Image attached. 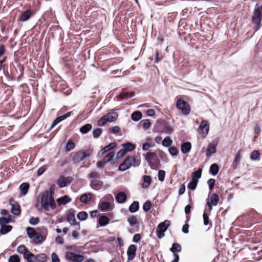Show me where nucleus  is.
<instances>
[{"label": "nucleus", "mask_w": 262, "mask_h": 262, "mask_svg": "<svg viewBox=\"0 0 262 262\" xmlns=\"http://www.w3.org/2000/svg\"><path fill=\"white\" fill-rule=\"evenodd\" d=\"M88 213L85 211H81L77 214V218L80 221H85L88 217Z\"/></svg>", "instance_id": "49530a36"}, {"label": "nucleus", "mask_w": 262, "mask_h": 262, "mask_svg": "<svg viewBox=\"0 0 262 262\" xmlns=\"http://www.w3.org/2000/svg\"><path fill=\"white\" fill-rule=\"evenodd\" d=\"M10 204L12 206V213L15 215H19L21 211L19 205L13 200H10Z\"/></svg>", "instance_id": "4468645a"}, {"label": "nucleus", "mask_w": 262, "mask_h": 262, "mask_svg": "<svg viewBox=\"0 0 262 262\" xmlns=\"http://www.w3.org/2000/svg\"><path fill=\"white\" fill-rule=\"evenodd\" d=\"M141 125L143 128L146 130L150 127L151 126V123L148 119H144L140 122Z\"/></svg>", "instance_id": "58836bf2"}, {"label": "nucleus", "mask_w": 262, "mask_h": 262, "mask_svg": "<svg viewBox=\"0 0 262 262\" xmlns=\"http://www.w3.org/2000/svg\"><path fill=\"white\" fill-rule=\"evenodd\" d=\"M31 239H32L36 244H41L45 240V237L42 235H40L38 233H37Z\"/></svg>", "instance_id": "c85d7f7f"}, {"label": "nucleus", "mask_w": 262, "mask_h": 262, "mask_svg": "<svg viewBox=\"0 0 262 262\" xmlns=\"http://www.w3.org/2000/svg\"><path fill=\"white\" fill-rule=\"evenodd\" d=\"M155 145L154 143L145 142L143 144L142 149L144 151L148 150L150 148L154 147Z\"/></svg>", "instance_id": "8fccbe9b"}, {"label": "nucleus", "mask_w": 262, "mask_h": 262, "mask_svg": "<svg viewBox=\"0 0 262 262\" xmlns=\"http://www.w3.org/2000/svg\"><path fill=\"white\" fill-rule=\"evenodd\" d=\"M47 256L45 253H40L35 255V262H46Z\"/></svg>", "instance_id": "bb28decb"}, {"label": "nucleus", "mask_w": 262, "mask_h": 262, "mask_svg": "<svg viewBox=\"0 0 262 262\" xmlns=\"http://www.w3.org/2000/svg\"><path fill=\"white\" fill-rule=\"evenodd\" d=\"M88 178L91 180L99 179L100 178V174L97 172H92L89 175Z\"/></svg>", "instance_id": "6e6d98bb"}, {"label": "nucleus", "mask_w": 262, "mask_h": 262, "mask_svg": "<svg viewBox=\"0 0 262 262\" xmlns=\"http://www.w3.org/2000/svg\"><path fill=\"white\" fill-rule=\"evenodd\" d=\"M259 152L258 150H253L250 154V159L252 160H256L259 157Z\"/></svg>", "instance_id": "864d4df0"}, {"label": "nucleus", "mask_w": 262, "mask_h": 262, "mask_svg": "<svg viewBox=\"0 0 262 262\" xmlns=\"http://www.w3.org/2000/svg\"><path fill=\"white\" fill-rule=\"evenodd\" d=\"M111 194H108L101 199L98 204L99 208L103 211H108L112 209L110 201L113 200Z\"/></svg>", "instance_id": "39448f33"}, {"label": "nucleus", "mask_w": 262, "mask_h": 262, "mask_svg": "<svg viewBox=\"0 0 262 262\" xmlns=\"http://www.w3.org/2000/svg\"><path fill=\"white\" fill-rule=\"evenodd\" d=\"M127 151L124 148H123L117 152V156L118 158H122L127 154Z\"/></svg>", "instance_id": "338daca9"}, {"label": "nucleus", "mask_w": 262, "mask_h": 262, "mask_svg": "<svg viewBox=\"0 0 262 262\" xmlns=\"http://www.w3.org/2000/svg\"><path fill=\"white\" fill-rule=\"evenodd\" d=\"M114 156H115V154L114 152H113V151L110 152L104 157V158L103 159V160L106 163H107L112 160V159L114 158Z\"/></svg>", "instance_id": "a18cd8bd"}, {"label": "nucleus", "mask_w": 262, "mask_h": 262, "mask_svg": "<svg viewBox=\"0 0 262 262\" xmlns=\"http://www.w3.org/2000/svg\"><path fill=\"white\" fill-rule=\"evenodd\" d=\"M177 107L181 111L184 115H188L190 112V106L189 104L184 101L183 99H180L177 102Z\"/></svg>", "instance_id": "1a4fd4ad"}, {"label": "nucleus", "mask_w": 262, "mask_h": 262, "mask_svg": "<svg viewBox=\"0 0 262 262\" xmlns=\"http://www.w3.org/2000/svg\"><path fill=\"white\" fill-rule=\"evenodd\" d=\"M124 148L127 151H131L135 149V145L130 143H127L123 145Z\"/></svg>", "instance_id": "09e8293b"}, {"label": "nucleus", "mask_w": 262, "mask_h": 262, "mask_svg": "<svg viewBox=\"0 0 262 262\" xmlns=\"http://www.w3.org/2000/svg\"><path fill=\"white\" fill-rule=\"evenodd\" d=\"M117 146V143L116 142H112L109 144L108 145L105 146L102 150V154L104 152L108 151L111 149H114Z\"/></svg>", "instance_id": "f704fd0d"}, {"label": "nucleus", "mask_w": 262, "mask_h": 262, "mask_svg": "<svg viewBox=\"0 0 262 262\" xmlns=\"http://www.w3.org/2000/svg\"><path fill=\"white\" fill-rule=\"evenodd\" d=\"M118 117V115L115 112L109 113L98 120V125L102 126L105 125L107 122H114L117 120Z\"/></svg>", "instance_id": "423d86ee"}, {"label": "nucleus", "mask_w": 262, "mask_h": 262, "mask_svg": "<svg viewBox=\"0 0 262 262\" xmlns=\"http://www.w3.org/2000/svg\"><path fill=\"white\" fill-rule=\"evenodd\" d=\"M47 170V166L46 165H43L40 168H38L37 172V174L38 176H41L42 174L44 173V172Z\"/></svg>", "instance_id": "0e129e2a"}, {"label": "nucleus", "mask_w": 262, "mask_h": 262, "mask_svg": "<svg viewBox=\"0 0 262 262\" xmlns=\"http://www.w3.org/2000/svg\"><path fill=\"white\" fill-rule=\"evenodd\" d=\"M217 144V142L215 141L209 144L206 154L207 157H210L212 155V154L215 153Z\"/></svg>", "instance_id": "2eb2a0df"}, {"label": "nucleus", "mask_w": 262, "mask_h": 262, "mask_svg": "<svg viewBox=\"0 0 262 262\" xmlns=\"http://www.w3.org/2000/svg\"><path fill=\"white\" fill-rule=\"evenodd\" d=\"M198 183V181L194 180V179H191V181L190 182L188 185V188L192 190L195 189Z\"/></svg>", "instance_id": "37998d69"}, {"label": "nucleus", "mask_w": 262, "mask_h": 262, "mask_svg": "<svg viewBox=\"0 0 262 262\" xmlns=\"http://www.w3.org/2000/svg\"><path fill=\"white\" fill-rule=\"evenodd\" d=\"M219 170V167L217 164H212L210 167V172L213 176H215L217 174Z\"/></svg>", "instance_id": "2f4dec72"}, {"label": "nucleus", "mask_w": 262, "mask_h": 262, "mask_svg": "<svg viewBox=\"0 0 262 262\" xmlns=\"http://www.w3.org/2000/svg\"><path fill=\"white\" fill-rule=\"evenodd\" d=\"M134 95V93L122 92L120 94V97L121 99H128L133 97Z\"/></svg>", "instance_id": "a19ab883"}, {"label": "nucleus", "mask_w": 262, "mask_h": 262, "mask_svg": "<svg viewBox=\"0 0 262 262\" xmlns=\"http://www.w3.org/2000/svg\"><path fill=\"white\" fill-rule=\"evenodd\" d=\"M92 125L91 124L88 123L81 126L80 128V131L82 134H86L92 129Z\"/></svg>", "instance_id": "e433bc0d"}, {"label": "nucleus", "mask_w": 262, "mask_h": 262, "mask_svg": "<svg viewBox=\"0 0 262 262\" xmlns=\"http://www.w3.org/2000/svg\"><path fill=\"white\" fill-rule=\"evenodd\" d=\"M52 262H60V259L58 255L55 253H52L51 254Z\"/></svg>", "instance_id": "774afa93"}, {"label": "nucleus", "mask_w": 262, "mask_h": 262, "mask_svg": "<svg viewBox=\"0 0 262 262\" xmlns=\"http://www.w3.org/2000/svg\"><path fill=\"white\" fill-rule=\"evenodd\" d=\"M102 132V130L100 128H98L93 130V135L94 138H98L100 136Z\"/></svg>", "instance_id": "13d9d810"}, {"label": "nucleus", "mask_w": 262, "mask_h": 262, "mask_svg": "<svg viewBox=\"0 0 262 262\" xmlns=\"http://www.w3.org/2000/svg\"><path fill=\"white\" fill-rule=\"evenodd\" d=\"M172 143V140L169 136H166L162 141V145L164 147H170Z\"/></svg>", "instance_id": "c9c22d12"}, {"label": "nucleus", "mask_w": 262, "mask_h": 262, "mask_svg": "<svg viewBox=\"0 0 262 262\" xmlns=\"http://www.w3.org/2000/svg\"><path fill=\"white\" fill-rule=\"evenodd\" d=\"M92 198V194L91 193H85L80 196L79 200L81 203L86 204L91 200Z\"/></svg>", "instance_id": "6ab92c4d"}, {"label": "nucleus", "mask_w": 262, "mask_h": 262, "mask_svg": "<svg viewBox=\"0 0 262 262\" xmlns=\"http://www.w3.org/2000/svg\"><path fill=\"white\" fill-rule=\"evenodd\" d=\"M151 208V203L150 201H146L143 205V209L145 212H148Z\"/></svg>", "instance_id": "3c124183"}, {"label": "nucleus", "mask_w": 262, "mask_h": 262, "mask_svg": "<svg viewBox=\"0 0 262 262\" xmlns=\"http://www.w3.org/2000/svg\"><path fill=\"white\" fill-rule=\"evenodd\" d=\"M10 222V220L5 217H0V225L4 226Z\"/></svg>", "instance_id": "680f3d73"}, {"label": "nucleus", "mask_w": 262, "mask_h": 262, "mask_svg": "<svg viewBox=\"0 0 262 262\" xmlns=\"http://www.w3.org/2000/svg\"><path fill=\"white\" fill-rule=\"evenodd\" d=\"M92 154L90 149L80 150L77 152H74L71 154L72 161L74 163H79L86 158H89Z\"/></svg>", "instance_id": "f03ea898"}, {"label": "nucleus", "mask_w": 262, "mask_h": 262, "mask_svg": "<svg viewBox=\"0 0 262 262\" xmlns=\"http://www.w3.org/2000/svg\"><path fill=\"white\" fill-rule=\"evenodd\" d=\"M29 188V185L27 183H24L21 184L19 186V189L21 191V193L23 195L27 194Z\"/></svg>", "instance_id": "cd10ccee"}, {"label": "nucleus", "mask_w": 262, "mask_h": 262, "mask_svg": "<svg viewBox=\"0 0 262 262\" xmlns=\"http://www.w3.org/2000/svg\"><path fill=\"white\" fill-rule=\"evenodd\" d=\"M202 170L201 168H199L196 171L193 172L192 174V178L196 181H198V179L201 177Z\"/></svg>", "instance_id": "4c0bfd02"}, {"label": "nucleus", "mask_w": 262, "mask_h": 262, "mask_svg": "<svg viewBox=\"0 0 262 262\" xmlns=\"http://www.w3.org/2000/svg\"><path fill=\"white\" fill-rule=\"evenodd\" d=\"M209 128V126L208 122L206 120H203L198 128V131L201 135L202 138H205L208 133Z\"/></svg>", "instance_id": "9d476101"}, {"label": "nucleus", "mask_w": 262, "mask_h": 262, "mask_svg": "<svg viewBox=\"0 0 262 262\" xmlns=\"http://www.w3.org/2000/svg\"><path fill=\"white\" fill-rule=\"evenodd\" d=\"M67 221L71 225H77L78 228L77 229H80V226L79 224H77L76 222V220L75 217V215L73 213L70 212L68 214L67 216Z\"/></svg>", "instance_id": "f3484780"}, {"label": "nucleus", "mask_w": 262, "mask_h": 262, "mask_svg": "<svg viewBox=\"0 0 262 262\" xmlns=\"http://www.w3.org/2000/svg\"><path fill=\"white\" fill-rule=\"evenodd\" d=\"M27 232L28 236L30 238H32V237H33L34 236L36 235V233H37L35 229L32 227H27Z\"/></svg>", "instance_id": "79ce46f5"}, {"label": "nucleus", "mask_w": 262, "mask_h": 262, "mask_svg": "<svg viewBox=\"0 0 262 262\" xmlns=\"http://www.w3.org/2000/svg\"><path fill=\"white\" fill-rule=\"evenodd\" d=\"M173 131V128L168 125H164L163 128L161 131V133H166V134H170Z\"/></svg>", "instance_id": "de8ad7c7"}, {"label": "nucleus", "mask_w": 262, "mask_h": 262, "mask_svg": "<svg viewBox=\"0 0 262 262\" xmlns=\"http://www.w3.org/2000/svg\"><path fill=\"white\" fill-rule=\"evenodd\" d=\"M24 258L26 259L28 262H35V255L33 254L29 251H27L24 253Z\"/></svg>", "instance_id": "5701e85b"}, {"label": "nucleus", "mask_w": 262, "mask_h": 262, "mask_svg": "<svg viewBox=\"0 0 262 262\" xmlns=\"http://www.w3.org/2000/svg\"><path fill=\"white\" fill-rule=\"evenodd\" d=\"M262 4L257 3L255 5L253 14L252 17V22L258 27L260 26L262 20Z\"/></svg>", "instance_id": "20e7f679"}, {"label": "nucleus", "mask_w": 262, "mask_h": 262, "mask_svg": "<svg viewBox=\"0 0 262 262\" xmlns=\"http://www.w3.org/2000/svg\"><path fill=\"white\" fill-rule=\"evenodd\" d=\"M144 155L145 156V160L148 163H150L157 157L156 154L154 152H147Z\"/></svg>", "instance_id": "b1692460"}, {"label": "nucleus", "mask_w": 262, "mask_h": 262, "mask_svg": "<svg viewBox=\"0 0 262 262\" xmlns=\"http://www.w3.org/2000/svg\"><path fill=\"white\" fill-rule=\"evenodd\" d=\"M137 247L135 245H130L127 250L128 260H132L136 255Z\"/></svg>", "instance_id": "9b49d317"}, {"label": "nucleus", "mask_w": 262, "mask_h": 262, "mask_svg": "<svg viewBox=\"0 0 262 262\" xmlns=\"http://www.w3.org/2000/svg\"><path fill=\"white\" fill-rule=\"evenodd\" d=\"M219 201V196L217 194L214 193L210 196V201L207 202L209 209L211 210L213 206H216Z\"/></svg>", "instance_id": "f8f14e48"}, {"label": "nucleus", "mask_w": 262, "mask_h": 262, "mask_svg": "<svg viewBox=\"0 0 262 262\" xmlns=\"http://www.w3.org/2000/svg\"><path fill=\"white\" fill-rule=\"evenodd\" d=\"M75 147V143L71 140L68 141L66 146V150L67 151H70L73 149Z\"/></svg>", "instance_id": "ea45409f"}, {"label": "nucleus", "mask_w": 262, "mask_h": 262, "mask_svg": "<svg viewBox=\"0 0 262 262\" xmlns=\"http://www.w3.org/2000/svg\"><path fill=\"white\" fill-rule=\"evenodd\" d=\"M191 143L189 142H186L182 144L181 150L183 154H187L191 150Z\"/></svg>", "instance_id": "4be33fe9"}, {"label": "nucleus", "mask_w": 262, "mask_h": 262, "mask_svg": "<svg viewBox=\"0 0 262 262\" xmlns=\"http://www.w3.org/2000/svg\"><path fill=\"white\" fill-rule=\"evenodd\" d=\"M27 251L29 250L24 245H20L17 248V251L19 253L23 254V256Z\"/></svg>", "instance_id": "5fc2aeb1"}, {"label": "nucleus", "mask_w": 262, "mask_h": 262, "mask_svg": "<svg viewBox=\"0 0 262 262\" xmlns=\"http://www.w3.org/2000/svg\"><path fill=\"white\" fill-rule=\"evenodd\" d=\"M207 184L209 186V189L210 190H211L214 185L215 184V180L213 179H210L207 181Z\"/></svg>", "instance_id": "69168bd1"}, {"label": "nucleus", "mask_w": 262, "mask_h": 262, "mask_svg": "<svg viewBox=\"0 0 262 262\" xmlns=\"http://www.w3.org/2000/svg\"><path fill=\"white\" fill-rule=\"evenodd\" d=\"M64 257L66 260L71 262H81L84 259L83 255L69 251L66 252Z\"/></svg>", "instance_id": "6e6552de"}, {"label": "nucleus", "mask_w": 262, "mask_h": 262, "mask_svg": "<svg viewBox=\"0 0 262 262\" xmlns=\"http://www.w3.org/2000/svg\"><path fill=\"white\" fill-rule=\"evenodd\" d=\"M170 251L173 253H176V251L180 252L182 251V247L178 243H174L170 248Z\"/></svg>", "instance_id": "72a5a7b5"}, {"label": "nucleus", "mask_w": 262, "mask_h": 262, "mask_svg": "<svg viewBox=\"0 0 262 262\" xmlns=\"http://www.w3.org/2000/svg\"><path fill=\"white\" fill-rule=\"evenodd\" d=\"M127 221L131 226H134L138 224L137 219L136 216L133 215L129 217Z\"/></svg>", "instance_id": "c03bdc74"}, {"label": "nucleus", "mask_w": 262, "mask_h": 262, "mask_svg": "<svg viewBox=\"0 0 262 262\" xmlns=\"http://www.w3.org/2000/svg\"><path fill=\"white\" fill-rule=\"evenodd\" d=\"M56 183L60 188H63L67 185L64 180V177L63 176L59 177L56 181Z\"/></svg>", "instance_id": "7c9ffc66"}, {"label": "nucleus", "mask_w": 262, "mask_h": 262, "mask_svg": "<svg viewBox=\"0 0 262 262\" xmlns=\"http://www.w3.org/2000/svg\"><path fill=\"white\" fill-rule=\"evenodd\" d=\"M165 177V171L163 170H160L158 172V179L161 182H163Z\"/></svg>", "instance_id": "4d7b16f0"}, {"label": "nucleus", "mask_w": 262, "mask_h": 262, "mask_svg": "<svg viewBox=\"0 0 262 262\" xmlns=\"http://www.w3.org/2000/svg\"><path fill=\"white\" fill-rule=\"evenodd\" d=\"M39 222V219L38 217H31L29 220V223L32 225H35L37 224Z\"/></svg>", "instance_id": "052dcab7"}, {"label": "nucleus", "mask_w": 262, "mask_h": 262, "mask_svg": "<svg viewBox=\"0 0 262 262\" xmlns=\"http://www.w3.org/2000/svg\"><path fill=\"white\" fill-rule=\"evenodd\" d=\"M168 151L172 156H177L178 153V150L174 146H170L168 148Z\"/></svg>", "instance_id": "603ef678"}, {"label": "nucleus", "mask_w": 262, "mask_h": 262, "mask_svg": "<svg viewBox=\"0 0 262 262\" xmlns=\"http://www.w3.org/2000/svg\"><path fill=\"white\" fill-rule=\"evenodd\" d=\"M54 192L53 190L46 191L41 198V207L46 211L49 209L54 210L56 205L54 200Z\"/></svg>", "instance_id": "f257e3e1"}, {"label": "nucleus", "mask_w": 262, "mask_h": 262, "mask_svg": "<svg viewBox=\"0 0 262 262\" xmlns=\"http://www.w3.org/2000/svg\"><path fill=\"white\" fill-rule=\"evenodd\" d=\"M141 239V235L139 233L135 234L133 238V242L135 243H139Z\"/></svg>", "instance_id": "e2e57ef3"}, {"label": "nucleus", "mask_w": 262, "mask_h": 262, "mask_svg": "<svg viewBox=\"0 0 262 262\" xmlns=\"http://www.w3.org/2000/svg\"><path fill=\"white\" fill-rule=\"evenodd\" d=\"M170 225L169 220H165L160 223L157 228V235L158 238L161 239L165 236V232L167 230Z\"/></svg>", "instance_id": "0eeeda50"}, {"label": "nucleus", "mask_w": 262, "mask_h": 262, "mask_svg": "<svg viewBox=\"0 0 262 262\" xmlns=\"http://www.w3.org/2000/svg\"><path fill=\"white\" fill-rule=\"evenodd\" d=\"M103 185V182L99 179H93L90 181V186L91 188L96 190L101 189Z\"/></svg>", "instance_id": "ddd939ff"}, {"label": "nucleus", "mask_w": 262, "mask_h": 262, "mask_svg": "<svg viewBox=\"0 0 262 262\" xmlns=\"http://www.w3.org/2000/svg\"><path fill=\"white\" fill-rule=\"evenodd\" d=\"M33 15V12L31 10H27L23 12L19 17L18 20L24 22L28 19Z\"/></svg>", "instance_id": "dca6fc26"}, {"label": "nucleus", "mask_w": 262, "mask_h": 262, "mask_svg": "<svg viewBox=\"0 0 262 262\" xmlns=\"http://www.w3.org/2000/svg\"><path fill=\"white\" fill-rule=\"evenodd\" d=\"M12 229V227L11 225H4L1 226L0 228V233L2 234H6L10 232Z\"/></svg>", "instance_id": "c756f323"}, {"label": "nucleus", "mask_w": 262, "mask_h": 262, "mask_svg": "<svg viewBox=\"0 0 262 262\" xmlns=\"http://www.w3.org/2000/svg\"><path fill=\"white\" fill-rule=\"evenodd\" d=\"M142 117V113L139 111H136L134 112L131 116L132 119L134 121H138L140 120Z\"/></svg>", "instance_id": "473e14b6"}, {"label": "nucleus", "mask_w": 262, "mask_h": 262, "mask_svg": "<svg viewBox=\"0 0 262 262\" xmlns=\"http://www.w3.org/2000/svg\"><path fill=\"white\" fill-rule=\"evenodd\" d=\"M127 199L126 194L123 192H119L116 196V201L120 204L124 203Z\"/></svg>", "instance_id": "aec40b11"}, {"label": "nucleus", "mask_w": 262, "mask_h": 262, "mask_svg": "<svg viewBox=\"0 0 262 262\" xmlns=\"http://www.w3.org/2000/svg\"><path fill=\"white\" fill-rule=\"evenodd\" d=\"M139 208V204L137 201H134L129 207V211L131 213L137 212Z\"/></svg>", "instance_id": "a878e982"}, {"label": "nucleus", "mask_w": 262, "mask_h": 262, "mask_svg": "<svg viewBox=\"0 0 262 262\" xmlns=\"http://www.w3.org/2000/svg\"><path fill=\"white\" fill-rule=\"evenodd\" d=\"M9 262H20V259L17 255H13L10 256Z\"/></svg>", "instance_id": "bf43d9fd"}, {"label": "nucleus", "mask_w": 262, "mask_h": 262, "mask_svg": "<svg viewBox=\"0 0 262 262\" xmlns=\"http://www.w3.org/2000/svg\"><path fill=\"white\" fill-rule=\"evenodd\" d=\"M110 219L105 215L101 216L99 219V224L101 227L105 226L110 222Z\"/></svg>", "instance_id": "393cba45"}, {"label": "nucleus", "mask_w": 262, "mask_h": 262, "mask_svg": "<svg viewBox=\"0 0 262 262\" xmlns=\"http://www.w3.org/2000/svg\"><path fill=\"white\" fill-rule=\"evenodd\" d=\"M143 182L142 184V187L143 188H148L151 183V178L149 176H144L143 177Z\"/></svg>", "instance_id": "412c9836"}, {"label": "nucleus", "mask_w": 262, "mask_h": 262, "mask_svg": "<svg viewBox=\"0 0 262 262\" xmlns=\"http://www.w3.org/2000/svg\"><path fill=\"white\" fill-rule=\"evenodd\" d=\"M140 164V161L136 159L135 157H127L124 162L119 166L118 170L124 171L129 169L131 166H138Z\"/></svg>", "instance_id": "7ed1b4c3"}, {"label": "nucleus", "mask_w": 262, "mask_h": 262, "mask_svg": "<svg viewBox=\"0 0 262 262\" xmlns=\"http://www.w3.org/2000/svg\"><path fill=\"white\" fill-rule=\"evenodd\" d=\"M71 201V198L67 195L62 196L57 199L56 200V202L59 206L61 205H66L68 203L70 202Z\"/></svg>", "instance_id": "a211bd4d"}]
</instances>
